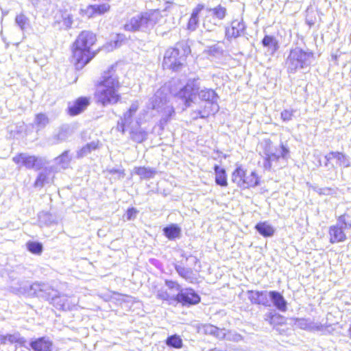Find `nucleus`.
Masks as SVG:
<instances>
[{
    "mask_svg": "<svg viewBox=\"0 0 351 351\" xmlns=\"http://www.w3.org/2000/svg\"><path fill=\"white\" fill-rule=\"evenodd\" d=\"M293 116V111L290 110H284L281 112V119L283 121H289L292 119Z\"/></svg>",
    "mask_w": 351,
    "mask_h": 351,
    "instance_id": "48",
    "label": "nucleus"
},
{
    "mask_svg": "<svg viewBox=\"0 0 351 351\" xmlns=\"http://www.w3.org/2000/svg\"><path fill=\"white\" fill-rule=\"evenodd\" d=\"M166 343L168 346L174 348H180L182 347V340L180 336L177 335L169 337L166 340Z\"/></svg>",
    "mask_w": 351,
    "mask_h": 351,
    "instance_id": "38",
    "label": "nucleus"
},
{
    "mask_svg": "<svg viewBox=\"0 0 351 351\" xmlns=\"http://www.w3.org/2000/svg\"><path fill=\"white\" fill-rule=\"evenodd\" d=\"M307 54L300 48H295L291 51L286 62L289 71L294 72L298 69H303L306 66Z\"/></svg>",
    "mask_w": 351,
    "mask_h": 351,
    "instance_id": "11",
    "label": "nucleus"
},
{
    "mask_svg": "<svg viewBox=\"0 0 351 351\" xmlns=\"http://www.w3.org/2000/svg\"><path fill=\"white\" fill-rule=\"evenodd\" d=\"M6 341L10 343H17L21 346L27 348L26 346L27 340L18 332L12 335H0V343L4 345L6 343Z\"/></svg>",
    "mask_w": 351,
    "mask_h": 351,
    "instance_id": "23",
    "label": "nucleus"
},
{
    "mask_svg": "<svg viewBox=\"0 0 351 351\" xmlns=\"http://www.w3.org/2000/svg\"><path fill=\"white\" fill-rule=\"evenodd\" d=\"M156 297H157V298L162 300H173V301H175L176 295H171L167 291V290L161 289L157 291Z\"/></svg>",
    "mask_w": 351,
    "mask_h": 351,
    "instance_id": "44",
    "label": "nucleus"
},
{
    "mask_svg": "<svg viewBox=\"0 0 351 351\" xmlns=\"http://www.w3.org/2000/svg\"><path fill=\"white\" fill-rule=\"evenodd\" d=\"M12 160L17 165H21L27 169L35 170L41 169L47 163L44 158L36 156H29L25 153H21L13 157Z\"/></svg>",
    "mask_w": 351,
    "mask_h": 351,
    "instance_id": "10",
    "label": "nucleus"
},
{
    "mask_svg": "<svg viewBox=\"0 0 351 351\" xmlns=\"http://www.w3.org/2000/svg\"><path fill=\"white\" fill-rule=\"evenodd\" d=\"M232 181L241 189L255 187L259 184V178L255 171L247 172L238 167L232 174Z\"/></svg>",
    "mask_w": 351,
    "mask_h": 351,
    "instance_id": "8",
    "label": "nucleus"
},
{
    "mask_svg": "<svg viewBox=\"0 0 351 351\" xmlns=\"http://www.w3.org/2000/svg\"><path fill=\"white\" fill-rule=\"evenodd\" d=\"M241 339V335H238L237 340H239Z\"/></svg>",
    "mask_w": 351,
    "mask_h": 351,
    "instance_id": "58",
    "label": "nucleus"
},
{
    "mask_svg": "<svg viewBox=\"0 0 351 351\" xmlns=\"http://www.w3.org/2000/svg\"><path fill=\"white\" fill-rule=\"evenodd\" d=\"M206 11L210 13L211 12L213 16V21L216 19L220 21L223 20L226 15V8L221 6V5H217L214 8H207Z\"/></svg>",
    "mask_w": 351,
    "mask_h": 351,
    "instance_id": "34",
    "label": "nucleus"
},
{
    "mask_svg": "<svg viewBox=\"0 0 351 351\" xmlns=\"http://www.w3.org/2000/svg\"><path fill=\"white\" fill-rule=\"evenodd\" d=\"M351 228V223H347L344 216H341L338 219L336 225L330 228V241L332 243L342 242L346 240V237L343 230Z\"/></svg>",
    "mask_w": 351,
    "mask_h": 351,
    "instance_id": "12",
    "label": "nucleus"
},
{
    "mask_svg": "<svg viewBox=\"0 0 351 351\" xmlns=\"http://www.w3.org/2000/svg\"><path fill=\"white\" fill-rule=\"evenodd\" d=\"M110 5L108 3L94 4L81 10L83 15L88 18H93L97 15H102L110 10Z\"/></svg>",
    "mask_w": 351,
    "mask_h": 351,
    "instance_id": "15",
    "label": "nucleus"
},
{
    "mask_svg": "<svg viewBox=\"0 0 351 351\" xmlns=\"http://www.w3.org/2000/svg\"><path fill=\"white\" fill-rule=\"evenodd\" d=\"M38 218L40 223H43L46 226H49L55 221L54 217L52 215L47 212L40 213Z\"/></svg>",
    "mask_w": 351,
    "mask_h": 351,
    "instance_id": "42",
    "label": "nucleus"
},
{
    "mask_svg": "<svg viewBox=\"0 0 351 351\" xmlns=\"http://www.w3.org/2000/svg\"><path fill=\"white\" fill-rule=\"evenodd\" d=\"M279 318H282V317L277 314L273 315L272 313H269L267 315V318H265V319L267 321H268L270 324L272 325V324H275L276 319H279Z\"/></svg>",
    "mask_w": 351,
    "mask_h": 351,
    "instance_id": "50",
    "label": "nucleus"
},
{
    "mask_svg": "<svg viewBox=\"0 0 351 351\" xmlns=\"http://www.w3.org/2000/svg\"><path fill=\"white\" fill-rule=\"evenodd\" d=\"M161 17L158 10L141 12L132 17L125 25L124 29L129 32L143 31L153 27Z\"/></svg>",
    "mask_w": 351,
    "mask_h": 351,
    "instance_id": "5",
    "label": "nucleus"
},
{
    "mask_svg": "<svg viewBox=\"0 0 351 351\" xmlns=\"http://www.w3.org/2000/svg\"><path fill=\"white\" fill-rule=\"evenodd\" d=\"M110 173H119V174L121 175L122 177H123V176H124L123 171L119 170V169H112L110 170Z\"/></svg>",
    "mask_w": 351,
    "mask_h": 351,
    "instance_id": "55",
    "label": "nucleus"
},
{
    "mask_svg": "<svg viewBox=\"0 0 351 351\" xmlns=\"http://www.w3.org/2000/svg\"><path fill=\"white\" fill-rule=\"evenodd\" d=\"M152 108L162 113L160 124H166L172 114H174V109L167 102L165 96L162 95V93L158 91L152 98Z\"/></svg>",
    "mask_w": 351,
    "mask_h": 351,
    "instance_id": "9",
    "label": "nucleus"
},
{
    "mask_svg": "<svg viewBox=\"0 0 351 351\" xmlns=\"http://www.w3.org/2000/svg\"><path fill=\"white\" fill-rule=\"evenodd\" d=\"M215 182L218 185L226 186L228 184L226 171L223 169L219 166H215Z\"/></svg>",
    "mask_w": 351,
    "mask_h": 351,
    "instance_id": "33",
    "label": "nucleus"
},
{
    "mask_svg": "<svg viewBox=\"0 0 351 351\" xmlns=\"http://www.w3.org/2000/svg\"><path fill=\"white\" fill-rule=\"evenodd\" d=\"M176 270L178 274L186 280L192 282L195 280L194 274L191 268H186L181 265H176Z\"/></svg>",
    "mask_w": 351,
    "mask_h": 351,
    "instance_id": "30",
    "label": "nucleus"
},
{
    "mask_svg": "<svg viewBox=\"0 0 351 351\" xmlns=\"http://www.w3.org/2000/svg\"><path fill=\"white\" fill-rule=\"evenodd\" d=\"M132 116H133V114H130L129 112L127 111L125 113H124L123 117L121 118V119L124 120L125 123H128V124H129L131 123Z\"/></svg>",
    "mask_w": 351,
    "mask_h": 351,
    "instance_id": "53",
    "label": "nucleus"
},
{
    "mask_svg": "<svg viewBox=\"0 0 351 351\" xmlns=\"http://www.w3.org/2000/svg\"><path fill=\"white\" fill-rule=\"evenodd\" d=\"M134 173L141 179H150L155 176L156 171L151 167H138L134 169Z\"/></svg>",
    "mask_w": 351,
    "mask_h": 351,
    "instance_id": "28",
    "label": "nucleus"
},
{
    "mask_svg": "<svg viewBox=\"0 0 351 351\" xmlns=\"http://www.w3.org/2000/svg\"><path fill=\"white\" fill-rule=\"evenodd\" d=\"M68 137L69 128L67 127H61L58 132L49 139V143L50 145H56L66 141Z\"/></svg>",
    "mask_w": 351,
    "mask_h": 351,
    "instance_id": "25",
    "label": "nucleus"
},
{
    "mask_svg": "<svg viewBox=\"0 0 351 351\" xmlns=\"http://www.w3.org/2000/svg\"><path fill=\"white\" fill-rule=\"evenodd\" d=\"M245 29L243 20H234L230 27L226 28V36L227 39L236 38L241 36Z\"/></svg>",
    "mask_w": 351,
    "mask_h": 351,
    "instance_id": "18",
    "label": "nucleus"
},
{
    "mask_svg": "<svg viewBox=\"0 0 351 351\" xmlns=\"http://www.w3.org/2000/svg\"><path fill=\"white\" fill-rule=\"evenodd\" d=\"M204 5L199 3L193 10L191 17L188 22L187 28L191 31H195L199 25V14L202 10H204Z\"/></svg>",
    "mask_w": 351,
    "mask_h": 351,
    "instance_id": "24",
    "label": "nucleus"
},
{
    "mask_svg": "<svg viewBox=\"0 0 351 351\" xmlns=\"http://www.w3.org/2000/svg\"><path fill=\"white\" fill-rule=\"evenodd\" d=\"M197 95L202 101L206 102L204 108L197 112V114L200 118H206L209 115L215 114L218 112L219 109V106L217 104L218 95L214 90L205 88L199 90Z\"/></svg>",
    "mask_w": 351,
    "mask_h": 351,
    "instance_id": "6",
    "label": "nucleus"
},
{
    "mask_svg": "<svg viewBox=\"0 0 351 351\" xmlns=\"http://www.w3.org/2000/svg\"><path fill=\"white\" fill-rule=\"evenodd\" d=\"M50 175L51 171L49 169H43L38 175V177L34 184V186L36 188H42L46 184H49L51 181Z\"/></svg>",
    "mask_w": 351,
    "mask_h": 351,
    "instance_id": "26",
    "label": "nucleus"
},
{
    "mask_svg": "<svg viewBox=\"0 0 351 351\" xmlns=\"http://www.w3.org/2000/svg\"><path fill=\"white\" fill-rule=\"evenodd\" d=\"M32 289L35 291L40 292V295L45 298L47 300H51L53 303V296L51 294L54 293L56 297L58 291L52 289L49 285L45 283H34L32 286Z\"/></svg>",
    "mask_w": 351,
    "mask_h": 351,
    "instance_id": "20",
    "label": "nucleus"
},
{
    "mask_svg": "<svg viewBox=\"0 0 351 351\" xmlns=\"http://www.w3.org/2000/svg\"><path fill=\"white\" fill-rule=\"evenodd\" d=\"M261 147L263 149L265 156L264 167L266 169L272 168L280 169L285 165V160L289 155V149L281 145L280 148L275 147L271 140L264 139L261 143Z\"/></svg>",
    "mask_w": 351,
    "mask_h": 351,
    "instance_id": "3",
    "label": "nucleus"
},
{
    "mask_svg": "<svg viewBox=\"0 0 351 351\" xmlns=\"http://www.w3.org/2000/svg\"><path fill=\"white\" fill-rule=\"evenodd\" d=\"M137 210L134 208L128 209L126 212V218L128 220H132L134 219L137 214Z\"/></svg>",
    "mask_w": 351,
    "mask_h": 351,
    "instance_id": "49",
    "label": "nucleus"
},
{
    "mask_svg": "<svg viewBox=\"0 0 351 351\" xmlns=\"http://www.w3.org/2000/svg\"><path fill=\"white\" fill-rule=\"evenodd\" d=\"M34 123L37 126V128L40 130L44 128L49 123V119L45 114L39 113L36 114Z\"/></svg>",
    "mask_w": 351,
    "mask_h": 351,
    "instance_id": "39",
    "label": "nucleus"
},
{
    "mask_svg": "<svg viewBox=\"0 0 351 351\" xmlns=\"http://www.w3.org/2000/svg\"><path fill=\"white\" fill-rule=\"evenodd\" d=\"M269 300H271L273 302V304L282 312H285L287 311V301L285 300L282 295L276 291H269Z\"/></svg>",
    "mask_w": 351,
    "mask_h": 351,
    "instance_id": "22",
    "label": "nucleus"
},
{
    "mask_svg": "<svg viewBox=\"0 0 351 351\" xmlns=\"http://www.w3.org/2000/svg\"><path fill=\"white\" fill-rule=\"evenodd\" d=\"M333 192H334L333 189H329V188H326V189H322V191L320 193H322L324 195H328L332 194Z\"/></svg>",
    "mask_w": 351,
    "mask_h": 351,
    "instance_id": "54",
    "label": "nucleus"
},
{
    "mask_svg": "<svg viewBox=\"0 0 351 351\" xmlns=\"http://www.w3.org/2000/svg\"><path fill=\"white\" fill-rule=\"evenodd\" d=\"M127 124H128V123H125L124 120L121 119L117 123V130L121 132L123 134L125 132V127Z\"/></svg>",
    "mask_w": 351,
    "mask_h": 351,
    "instance_id": "51",
    "label": "nucleus"
},
{
    "mask_svg": "<svg viewBox=\"0 0 351 351\" xmlns=\"http://www.w3.org/2000/svg\"><path fill=\"white\" fill-rule=\"evenodd\" d=\"M298 325H301V327L305 329L307 327V323L305 320L298 321Z\"/></svg>",
    "mask_w": 351,
    "mask_h": 351,
    "instance_id": "56",
    "label": "nucleus"
},
{
    "mask_svg": "<svg viewBox=\"0 0 351 351\" xmlns=\"http://www.w3.org/2000/svg\"><path fill=\"white\" fill-rule=\"evenodd\" d=\"M51 295L53 296V305L58 309L70 311L77 304V300L74 297H69L66 295H60L59 293L56 297L54 296V293Z\"/></svg>",
    "mask_w": 351,
    "mask_h": 351,
    "instance_id": "14",
    "label": "nucleus"
},
{
    "mask_svg": "<svg viewBox=\"0 0 351 351\" xmlns=\"http://www.w3.org/2000/svg\"><path fill=\"white\" fill-rule=\"evenodd\" d=\"M247 295L252 303L256 304H261L263 306H270L269 304V292L266 291H248Z\"/></svg>",
    "mask_w": 351,
    "mask_h": 351,
    "instance_id": "17",
    "label": "nucleus"
},
{
    "mask_svg": "<svg viewBox=\"0 0 351 351\" xmlns=\"http://www.w3.org/2000/svg\"><path fill=\"white\" fill-rule=\"evenodd\" d=\"M96 41V36L90 31L82 32L73 44L71 62L77 69H82L95 56L90 51Z\"/></svg>",
    "mask_w": 351,
    "mask_h": 351,
    "instance_id": "2",
    "label": "nucleus"
},
{
    "mask_svg": "<svg viewBox=\"0 0 351 351\" xmlns=\"http://www.w3.org/2000/svg\"><path fill=\"white\" fill-rule=\"evenodd\" d=\"M15 23L20 29L23 31L29 26V20L25 14H20L16 15L15 18Z\"/></svg>",
    "mask_w": 351,
    "mask_h": 351,
    "instance_id": "40",
    "label": "nucleus"
},
{
    "mask_svg": "<svg viewBox=\"0 0 351 351\" xmlns=\"http://www.w3.org/2000/svg\"><path fill=\"white\" fill-rule=\"evenodd\" d=\"M202 330L205 334L212 335L217 337H219L221 335H224L221 330L213 325L205 324L202 326Z\"/></svg>",
    "mask_w": 351,
    "mask_h": 351,
    "instance_id": "37",
    "label": "nucleus"
},
{
    "mask_svg": "<svg viewBox=\"0 0 351 351\" xmlns=\"http://www.w3.org/2000/svg\"><path fill=\"white\" fill-rule=\"evenodd\" d=\"M62 18H63L62 22H63L64 25L66 28L71 27L73 24V16L69 14L64 13L62 15Z\"/></svg>",
    "mask_w": 351,
    "mask_h": 351,
    "instance_id": "46",
    "label": "nucleus"
},
{
    "mask_svg": "<svg viewBox=\"0 0 351 351\" xmlns=\"http://www.w3.org/2000/svg\"><path fill=\"white\" fill-rule=\"evenodd\" d=\"M212 19L210 16L206 15L203 20V26L207 31H212L217 25V22L212 21Z\"/></svg>",
    "mask_w": 351,
    "mask_h": 351,
    "instance_id": "43",
    "label": "nucleus"
},
{
    "mask_svg": "<svg viewBox=\"0 0 351 351\" xmlns=\"http://www.w3.org/2000/svg\"><path fill=\"white\" fill-rule=\"evenodd\" d=\"M324 159L326 160L325 166H328V162L331 160H335L336 164L345 167L350 166V162L344 154L340 152H330L327 154Z\"/></svg>",
    "mask_w": 351,
    "mask_h": 351,
    "instance_id": "21",
    "label": "nucleus"
},
{
    "mask_svg": "<svg viewBox=\"0 0 351 351\" xmlns=\"http://www.w3.org/2000/svg\"><path fill=\"white\" fill-rule=\"evenodd\" d=\"M199 89L200 83L199 79H189L185 86H182L177 92H174L171 90V93L181 99L187 108L194 103Z\"/></svg>",
    "mask_w": 351,
    "mask_h": 351,
    "instance_id": "7",
    "label": "nucleus"
},
{
    "mask_svg": "<svg viewBox=\"0 0 351 351\" xmlns=\"http://www.w3.org/2000/svg\"><path fill=\"white\" fill-rule=\"evenodd\" d=\"M166 286L169 289H175L179 292H180V290H182L183 289L181 287V286L176 282L172 281V280H166L165 281Z\"/></svg>",
    "mask_w": 351,
    "mask_h": 351,
    "instance_id": "47",
    "label": "nucleus"
},
{
    "mask_svg": "<svg viewBox=\"0 0 351 351\" xmlns=\"http://www.w3.org/2000/svg\"><path fill=\"white\" fill-rule=\"evenodd\" d=\"M262 44L268 48L267 51L271 55H273L278 47L276 38L271 36H265L262 40Z\"/></svg>",
    "mask_w": 351,
    "mask_h": 351,
    "instance_id": "29",
    "label": "nucleus"
},
{
    "mask_svg": "<svg viewBox=\"0 0 351 351\" xmlns=\"http://www.w3.org/2000/svg\"><path fill=\"white\" fill-rule=\"evenodd\" d=\"M90 104L87 97H80L73 102L69 103L68 110L70 115L75 116L82 112Z\"/></svg>",
    "mask_w": 351,
    "mask_h": 351,
    "instance_id": "19",
    "label": "nucleus"
},
{
    "mask_svg": "<svg viewBox=\"0 0 351 351\" xmlns=\"http://www.w3.org/2000/svg\"><path fill=\"white\" fill-rule=\"evenodd\" d=\"M255 228L263 237H271L274 233V229L273 227L267 222L257 223Z\"/></svg>",
    "mask_w": 351,
    "mask_h": 351,
    "instance_id": "31",
    "label": "nucleus"
},
{
    "mask_svg": "<svg viewBox=\"0 0 351 351\" xmlns=\"http://www.w3.org/2000/svg\"><path fill=\"white\" fill-rule=\"evenodd\" d=\"M175 301L182 305H193L200 302V297L192 289H183L176 295Z\"/></svg>",
    "mask_w": 351,
    "mask_h": 351,
    "instance_id": "13",
    "label": "nucleus"
},
{
    "mask_svg": "<svg viewBox=\"0 0 351 351\" xmlns=\"http://www.w3.org/2000/svg\"><path fill=\"white\" fill-rule=\"evenodd\" d=\"M147 132L141 128L132 130L130 138L136 143H142L147 138Z\"/></svg>",
    "mask_w": 351,
    "mask_h": 351,
    "instance_id": "36",
    "label": "nucleus"
},
{
    "mask_svg": "<svg viewBox=\"0 0 351 351\" xmlns=\"http://www.w3.org/2000/svg\"><path fill=\"white\" fill-rule=\"evenodd\" d=\"M27 250L36 254H40L43 252V245L39 242L29 241L27 243Z\"/></svg>",
    "mask_w": 351,
    "mask_h": 351,
    "instance_id": "41",
    "label": "nucleus"
},
{
    "mask_svg": "<svg viewBox=\"0 0 351 351\" xmlns=\"http://www.w3.org/2000/svg\"><path fill=\"white\" fill-rule=\"evenodd\" d=\"M223 49L221 47L217 45H213L208 49V53L210 56H219L223 54Z\"/></svg>",
    "mask_w": 351,
    "mask_h": 351,
    "instance_id": "45",
    "label": "nucleus"
},
{
    "mask_svg": "<svg viewBox=\"0 0 351 351\" xmlns=\"http://www.w3.org/2000/svg\"><path fill=\"white\" fill-rule=\"evenodd\" d=\"M34 351H52L53 343L48 337H42L32 339L29 343Z\"/></svg>",
    "mask_w": 351,
    "mask_h": 351,
    "instance_id": "16",
    "label": "nucleus"
},
{
    "mask_svg": "<svg viewBox=\"0 0 351 351\" xmlns=\"http://www.w3.org/2000/svg\"><path fill=\"white\" fill-rule=\"evenodd\" d=\"M209 351H221V350H218L217 348H215V349H212V350H210Z\"/></svg>",
    "mask_w": 351,
    "mask_h": 351,
    "instance_id": "57",
    "label": "nucleus"
},
{
    "mask_svg": "<svg viewBox=\"0 0 351 351\" xmlns=\"http://www.w3.org/2000/svg\"><path fill=\"white\" fill-rule=\"evenodd\" d=\"M99 145L98 141H92L89 143H87L86 145L82 147L77 153V156L78 158H82L87 156L92 151L97 149Z\"/></svg>",
    "mask_w": 351,
    "mask_h": 351,
    "instance_id": "35",
    "label": "nucleus"
},
{
    "mask_svg": "<svg viewBox=\"0 0 351 351\" xmlns=\"http://www.w3.org/2000/svg\"><path fill=\"white\" fill-rule=\"evenodd\" d=\"M138 108V104L137 101H135L131 104V106L128 111L129 112L130 114H132L134 115L136 113V112L137 111Z\"/></svg>",
    "mask_w": 351,
    "mask_h": 351,
    "instance_id": "52",
    "label": "nucleus"
},
{
    "mask_svg": "<svg viewBox=\"0 0 351 351\" xmlns=\"http://www.w3.org/2000/svg\"><path fill=\"white\" fill-rule=\"evenodd\" d=\"M191 52L190 47L184 42L179 43L175 48L168 49L165 53L162 66L174 71H180L186 62V57Z\"/></svg>",
    "mask_w": 351,
    "mask_h": 351,
    "instance_id": "4",
    "label": "nucleus"
},
{
    "mask_svg": "<svg viewBox=\"0 0 351 351\" xmlns=\"http://www.w3.org/2000/svg\"><path fill=\"white\" fill-rule=\"evenodd\" d=\"M163 232L169 240H173L180 237L181 228L177 224H171L164 228Z\"/></svg>",
    "mask_w": 351,
    "mask_h": 351,
    "instance_id": "27",
    "label": "nucleus"
},
{
    "mask_svg": "<svg viewBox=\"0 0 351 351\" xmlns=\"http://www.w3.org/2000/svg\"><path fill=\"white\" fill-rule=\"evenodd\" d=\"M121 84L114 66L104 71L97 84L95 98L103 106L113 105L121 99Z\"/></svg>",
    "mask_w": 351,
    "mask_h": 351,
    "instance_id": "1",
    "label": "nucleus"
},
{
    "mask_svg": "<svg viewBox=\"0 0 351 351\" xmlns=\"http://www.w3.org/2000/svg\"><path fill=\"white\" fill-rule=\"evenodd\" d=\"M69 151H64L61 155L54 159L56 164L62 169H66L71 160V157L69 154Z\"/></svg>",
    "mask_w": 351,
    "mask_h": 351,
    "instance_id": "32",
    "label": "nucleus"
}]
</instances>
